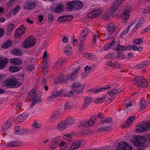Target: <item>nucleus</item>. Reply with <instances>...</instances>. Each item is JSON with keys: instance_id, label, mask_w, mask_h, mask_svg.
<instances>
[{"instance_id": "nucleus-1", "label": "nucleus", "mask_w": 150, "mask_h": 150, "mask_svg": "<svg viewBox=\"0 0 150 150\" xmlns=\"http://www.w3.org/2000/svg\"><path fill=\"white\" fill-rule=\"evenodd\" d=\"M132 81L134 84L139 87H146L148 85L146 80L142 76H135Z\"/></svg>"}, {"instance_id": "nucleus-2", "label": "nucleus", "mask_w": 150, "mask_h": 150, "mask_svg": "<svg viewBox=\"0 0 150 150\" xmlns=\"http://www.w3.org/2000/svg\"><path fill=\"white\" fill-rule=\"evenodd\" d=\"M21 83L19 82L15 78L8 79L4 81V86L9 87L17 88L21 85Z\"/></svg>"}, {"instance_id": "nucleus-3", "label": "nucleus", "mask_w": 150, "mask_h": 150, "mask_svg": "<svg viewBox=\"0 0 150 150\" xmlns=\"http://www.w3.org/2000/svg\"><path fill=\"white\" fill-rule=\"evenodd\" d=\"M36 40L33 36H30L26 38L22 44V47L25 49L32 47L35 44Z\"/></svg>"}, {"instance_id": "nucleus-4", "label": "nucleus", "mask_w": 150, "mask_h": 150, "mask_svg": "<svg viewBox=\"0 0 150 150\" xmlns=\"http://www.w3.org/2000/svg\"><path fill=\"white\" fill-rule=\"evenodd\" d=\"M150 127V124L149 122L147 121L142 122L139 123L136 127V130L138 132L146 131Z\"/></svg>"}, {"instance_id": "nucleus-5", "label": "nucleus", "mask_w": 150, "mask_h": 150, "mask_svg": "<svg viewBox=\"0 0 150 150\" xmlns=\"http://www.w3.org/2000/svg\"><path fill=\"white\" fill-rule=\"evenodd\" d=\"M146 141L144 137L138 136L135 138V140L132 141V143L135 147L142 146L144 145Z\"/></svg>"}, {"instance_id": "nucleus-6", "label": "nucleus", "mask_w": 150, "mask_h": 150, "mask_svg": "<svg viewBox=\"0 0 150 150\" xmlns=\"http://www.w3.org/2000/svg\"><path fill=\"white\" fill-rule=\"evenodd\" d=\"M38 3L36 0L26 2L24 5L23 8L25 10H31L38 5Z\"/></svg>"}, {"instance_id": "nucleus-7", "label": "nucleus", "mask_w": 150, "mask_h": 150, "mask_svg": "<svg viewBox=\"0 0 150 150\" xmlns=\"http://www.w3.org/2000/svg\"><path fill=\"white\" fill-rule=\"evenodd\" d=\"M25 27L23 25H22L16 30L15 32V37L16 38L21 37L25 32Z\"/></svg>"}, {"instance_id": "nucleus-8", "label": "nucleus", "mask_w": 150, "mask_h": 150, "mask_svg": "<svg viewBox=\"0 0 150 150\" xmlns=\"http://www.w3.org/2000/svg\"><path fill=\"white\" fill-rule=\"evenodd\" d=\"M72 87L76 88V93H79L81 92L83 89L84 88V85L81 84L79 82H74L72 85Z\"/></svg>"}, {"instance_id": "nucleus-9", "label": "nucleus", "mask_w": 150, "mask_h": 150, "mask_svg": "<svg viewBox=\"0 0 150 150\" xmlns=\"http://www.w3.org/2000/svg\"><path fill=\"white\" fill-rule=\"evenodd\" d=\"M123 91V89L121 88H115L111 91L108 92V95L110 96H113L115 94H118Z\"/></svg>"}, {"instance_id": "nucleus-10", "label": "nucleus", "mask_w": 150, "mask_h": 150, "mask_svg": "<svg viewBox=\"0 0 150 150\" xmlns=\"http://www.w3.org/2000/svg\"><path fill=\"white\" fill-rule=\"evenodd\" d=\"M102 13L100 10L98 9L90 12L88 14V16L90 18H96L100 15Z\"/></svg>"}, {"instance_id": "nucleus-11", "label": "nucleus", "mask_w": 150, "mask_h": 150, "mask_svg": "<svg viewBox=\"0 0 150 150\" xmlns=\"http://www.w3.org/2000/svg\"><path fill=\"white\" fill-rule=\"evenodd\" d=\"M79 69V68H77L74 70V72L71 73L70 74L66 75L65 77V79L66 80H68L69 79L72 80L74 79L76 77L77 72Z\"/></svg>"}, {"instance_id": "nucleus-12", "label": "nucleus", "mask_w": 150, "mask_h": 150, "mask_svg": "<svg viewBox=\"0 0 150 150\" xmlns=\"http://www.w3.org/2000/svg\"><path fill=\"white\" fill-rule=\"evenodd\" d=\"M84 101L81 108V110L86 109L87 106L92 102V99L90 97H86L84 100Z\"/></svg>"}, {"instance_id": "nucleus-13", "label": "nucleus", "mask_w": 150, "mask_h": 150, "mask_svg": "<svg viewBox=\"0 0 150 150\" xmlns=\"http://www.w3.org/2000/svg\"><path fill=\"white\" fill-rule=\"evenodd\" d=\"M61 115V114L58 112L53 113L50 115L49 119V121L50 122H54L59 119Z\"/></svg>"}, {"instance_id": "nucleus-14", "label": "nucleus", "mask_w": 150, "mask_h": 150, "mask_svg": "<svg viewBox=\"0 0 150 150\" xmlns=\"http://www.w3.org/2000/svg\"><path fill=\"white\" fill-rule=\"evenodd\" d=\"M28 114L27 112H25L21 114L18 116L16 119V120L19 122L24 121L27 118Z\"/></svg>"}, {"instance_id": "nucleus-15", "label": "nucleus", "mask_w": 150, "mask_h": 150, "mask_svg": "<svg viewBox=\"0 0 150 150\" xmlns=\"http://www.w3.org/2000/svg\"><path fill=\"white\" fill-rule=\"evenodd\" d=\"M130 15V11L127 10H125L123 13L121 15V17L122 18L123 21L125 22L129 19Z\"/></svg>"}, {"instance_id": "nucleus-16", "label": "nucleus", "mask_w": 150, "mask_h": 150, "mask_svg": "<svg viewBox=\"0 0 150 150\" xmlns=\"http://www.w3.org/2000/svg\"><path fill=\"white\" fill-rule=\"evenodd\" d=\"M30 96L32 97V98L33 100L34 103H39L41 101V99L38 97L37 95L34 91H31L30 92Z\"/></svg>"}, {"instance_id": "nucleus-17", "label": "nucleus", "mask_w": 150, "mask_h": 150, "mask_svg": "<svg viewBox=\"0 0 150 150\" xmlns=\"http://www.w3.org/2000/svg\"><path fill=\"white\" fill-rule=\"evenodd\" d=\"M12 125V122L9 120L4 122L2 125L1 129L2 131H4L9 128Z\"/></svg>"}, {"instance_id": "nucleus-18", "label": "nucleus", "mask_w": 150, "mask_h": 150, "mask_svg": "<svg viewBox=\"0 0 150 150\" xmlns=\"http://www.w3.org/2000/svg\"><path fill=\"white\" fill-rule=\"evenodd\" d=\"M136 116L134 115L133 116L129 117L127 120L125 126V127H128L135 120Z\"/></svg>"}, {"instance_id": "nucleus-19", "label": "nucleus", "mask_w": 150, "mask_h": 150, "mask_svg": "<svg viewBox=\"0 0 150 150\" xmlns=\"http://www.w3.org/2000/svg\"><path fill=\"white\" fill-rule=\"evenodd\" d=\"M67 126V125L66 122L64 120H63L57 124V128L58 129L63 130L66 129Z\"/></svg>"}, {"instance_id": "nucleus-20", "label": "nucleus", "mask_w": 150, "mask_h": 150, "mask_svg": "<svg viewBox=\"0 0 150 150\" xmlns=\"http://www.w3.org/2000/svg\"><path fill=\"white\" fill-rule=\"evenodd\" d=\"M67 61L66 58H61L56 62L55 64V66L56 67H61L64 63L66 62Z\"/></svg>"}, {"instance_id": "nucleus-21", "label": "nucleus", "mask_w": 150, "mask_h": 150, "mask_svg": "<svg viewBox=\"0 0 150 150\" xmlns=\"http://www.w3.org/2000/svg\"><path fill=\"white\" fill-rule=\"evenodd\" d=\"M88 126H92L96 122V116H92L88 120H87Z\"/></svg>"}, {"instance_id": "nucleus-22", "label": "nucleus", "mask_w": 150, "mask_h": 150, "mask_svg": "<svg viewBox=\"0 0 150 150\" xmlns=\"http://www.w3.org/2000/svg\"><path fill=\"white\" fill-rule=\"evenodd\" d=\"M9 61L11 63L15 65H20L22 63V60L19 58L11 59Z\"/></svg>"}, {"instance_id": "nucleus-23", "label": "nucleus", "mask_w": 150, "mask_h": 150, "mask_svg": "<svg viewBox=\"0 0 150 150\" xmlns=\"http://www.w3.org/2000/svg\"><path fill=\"white\" fill-rule=\"evenodd\" d=\"M8 60L6 59H3L0 58V69H1L4 68L6 66V64L8 62Z\"/></svg>"}, {"instance_id": "nucleus-24", "label": "nucleus", "mask_w": 150, "mask_h": 150, "mask_svg": "<svg viewBox=\"0 0 150 150\" xmlns=\"http://www.w3.org/2000/svg\"><path fill=\"white\" fill-rule=\"evenodd\" d=\"M71 47L70 46H67L64 48V53L67 56H70L72 54Z\"/></svg>"}, {"instance_id": "nucleus-25", "label": "nucleus", "mask_w": 150, "mask_h": 150, "mask_svg": "<svg viewBox=\"0 0 150 150\" xmlns=\"http://www.w3.org/2000/svg\"><path fill=\"white\" fill-rule=\"evenodd\" d=\"M21 144V143L19 141H14L10 142L7 145V146L8 147L17 146H20Z\"/></svg>"}, {"instance_id": "nucleus-26", "label": "nucleus", "mask_w": 150, "mask_h": 150, "mask_svg": "<svg viewBox=\"0 0 150 150\" xmlns=\"http://www.w3.org/2000/svg\"><path fill=\"white\" fill-rule=\"evenodd\" d=\"M81 144L80 142L74 143L70 147L69 150H75L78 149Z\"/></svg>"}, {"instance_id": "nucleus-27", "label": "nucleus", "mask_w": 150, "mask_h": 150, "mask_svg": "<svg viewBox=\"0 0 150 150\" xmlns=\"http://www.w3.org/2000/svg\"><path fill=\"white\" fill-rule=\"evenodd\" d=\"M67 125H71L73 124L74 122V118L71 117H68L64 120Z\"/></svg>"}, {"instance_id": "nucleus-28", "label": "nucleus", "mask_w": 150, "mask_h": 150, "mask_svg": "<svg viewBox=\"0 0 150 150\" xmlns=\"http://www.w3.org/2000/svg\"><path fill=\"white\" fill-rule=\"evenodd\" d=\"M110 88V85H108L107 86H106L105 88H98L97 89H93L91 90V91L92 92L97 93L99 92H100L101 91H102L103 90H105V89H108V88Z\"/></svg>"}, {"instance_id": "nucleus-29", "label": "nucleus", "mask_w": 150, "mask_h": 150, "mask_svg": "<svg viewBox=\"0 0 150 150\" xmlns=\"http://www.w3.org/2000/svg\"><path fill=\"white\" fill-rule=\"evenodd\" d=\"M41 125L38 122L35 121L32 124V127L33 129L38 130L41 127Z\"/></svg>"}, {"instance_id": "nucleus-30", "label": "nucleus", "mask_w": 150, "mask_h": 150, "mask_svg": "<svg viewBox=\"0 0 150 150\" xmlns=\"http://www.w3.org/2000/svg\"><path fill=\"white\" fill-rule=\"evenodd\" d=\"M83 6V4L81 1H75V9H81Z\"/></svg>"}, {"instance_id": "nucleus-31", "label": "nucleus", "mask_w": 150, "mask_h": 150, "mask_svg": "<svg viewBox=\"0 0 150 150\" xmlns=\"http://www.w3.org/2000/svg\"><path fill=\"white\" fill-rule=\"evenodd\" d=\"M63 11L62 5L59 4L57 5L55 9V11L56 13H59L62 12Z\"/></svg>"}, {"instance_id": "nucleus-32", "label": "nucleus", "mask_w": 150, "mask_h": 150, "mask_svg": "<svg viewBox=\"0 0 150 150\" xmlns=\"http://www.w3.org/2000/svg\"><path fill=\"white\" fill-rule=\"evenodd\" d=\"M11 52L12 54H15L20 56L22 54L21 51L17 49H15L11 51Z\"/></svg>"}, {"instance_id": "nucleus-33", "label": "nucleus", "mask_w": 150, "mask_h": 150, "mask_svg": "<svg viewBox=\"0 0 150 150\" xmlns=\"http://www.w3.org/2000/svg\"><path fill=\"white\" fill-rule=\"evenodd\" d=\"M9 70L11 72H15L19 71L20 69L18 67L12 66L9 67Z\"/></svg>"}, {"instance_id": "nucleus-34", "label": "nucleus", "mask_w": 150, "mask_h": 150, "mask_svg": "<svg viewBox=\"0 0 150 150\" xmlns=\"http://www.w3.org/2000/svg\"><path fill=\"white\" fill-rule=\"evenodd\" d=\"M84 57L89 59H96V57L95 55L91 53H86L83 54Z\"/></svg>"}, {"instance_id": "nucleus-35", "label": "nucleus", "mask_w": 150, "mask_h": 150, "mask_svg": "<svg viewBox=\"0 0 150 150\" xmlns=\"http://www.w3.org/2000/svg\"><path fill=\"white\" fill-rule=\"evenodd\" d=\"M119 7L114 2L111 7V11L112 12H115Z\"/></svg>"}, {"instance_id": "nucleus-36", "label": "nucleus", "mask_w": 150, "mask_h": 150, "mask_svg": "<svg viewBox=\"0 0 150 150\" xmlns=\"http://www.w3.org/2000/svg\"><path fill=\"white\" fill-rule=\"evenodd\" d=\"M124 106L127 108L129 107L132 105V102L131 100H127L123 103Z\"/></svg>"}, {"instance_id": "nucleus-37", "label": "nucleus", "mask_w": 150, "mask_h": 150, "mask_svg": "<svg viewBox=\"0 0 150 150\" xmlns=\"http://www.w3.org/2000/svg\"><path fill=\"white\" fill-rule=\"evenodd\" d=\"M108 28L109 31L110 32H112L115 29V26L112 23H110L108 25Z\"/></svg>"}, {"instance_id": "nucleus-38", "label": "nucleus", "mask_w": 150, "mask_h": 150, "mask_svg": "<svg viewBox=\"0 0 150 150\" xmlns=\"http://www.w3.org/2000/svg\"><path fill=\"white\" fill-rule=\"evenodd\" d=\"M60 94L61 93L60 91H53L52 93V97H51V98H55L60 95Z\"/></svg>"}, {"instance_id": "nucleus-39", "label": "nucleus", "mask_w": 150, "mask_h": 150, "mask_svg": "<svg viewBox=\"0 0 150 150\" xmlns=\"http://www.w3.org/2000/svg\"><path fill=\"white\" fill-rule=\"evenodd\" d=\"M67 8L69 9L75 8V1H73L67 4Z\"/></svg>"}, {"instance_id": "nucleus-40", "label": "nucleus", "mask_w": 150, "mask_h": 150, "mask_svg": "<svg viewBox=\"0 0 150 150\" xmlns=\"http://www.w3.org/2000/svg\"><path fill=\"white\" fill-rule=\"evenodd\" d=\"M11 45V41H8L4 43L1 46L2 48L6 49Z\"/></svg>"}, {"instance_id": "nucleus-41", "label": "nucleus", "mask_w": 150, "mask_h": 150, "mask_svg": "<svg viewBox=\"0 0 150 150\" xmlns=\"http://www.w3.org/2000/svg\"><path fill=\"white\" fill-rule=\"evenodd\" d=\"M134 42L136 45H139L143 42L142 39L141 38H138L134 40Z\"/></svg>"}, {"instance_id": "nucleus-42", "label": "nucleus", "mask_w": 150, "mask_h": 150, "mask_svg": "<svg viewBox=\"0 0 150 150\" xmlns=\"http://www.w3.org/2000/svg\"><path fill=\"white\" fill-rule=\"evenodd\" d=\"M78 93H76V90L74 89H71L69 92H67V96H72L74 94Z\"/></svg>"}, {"instance_id": "nucleus-43", "label": "nucleus", "mask_w": 150, "mask_h": 150, "mask_svg": "<svg viewBox=\"0 0 150 150\" xmlns=\"http://www.w3.org/2000/svg\"><path fill=\"white\" fill-rule=\"evenodd\" d=\"M80 125L78 126L79 127H84L88 126L87 120H83L80 122Z\"/></svg>"}, {"instance_id": "nucleus-44", "label": "nucleus", "mask_w": 150, "mask_h": 150, "mask_svg": "<svg viewBox=\"0 0 150 150\" xmlns=\"http://www.w3.org/2000/svg\"><path fill=\"white\" fill-rule=\"evenodd\" d=\"M14 29V25L13 24H9L8 27V32H11L13 31Z\"/></svg>"}, {"instance_id": "nucleus-45", "label": "nucleus", "mask_w": 150, "mask_h": 150, "mask_svg": "<svg viewBox=\"0 0 150 150\" xmlns=\"http://www.w3.org/2000/svg\"><path fill=\"white\" fill-rule=\"evenodd\" d=\"M134 25L133 23H132L131 24H130L128 26L127 28L121 34V35H125L128 32V31L129 30L130 28L131 27V26Z\"/></svg>"}, {"instance_id": "nucleus-46", "label": "nucleus", "mask_w": 150, "mask_h": 150, "mask_svg": "<svg viewBox=\"0 0 150 150\" xmlns=\"http://www.w3.org/2000/svg\"><path fill=\"white\" fill-rule=\"evenodd\" d=\"M121 67V64L116 61L113 63L112 68L115 69H119Z\"/></svg>"}, {"instance_id": "nucleus-47", "label": "nucleus", "mask_w": 150, "mask_h": 150, "mask_svg": "<svg viewBox=\"0 0 150 150\" xmlns=\"http://www.w3.org/2000/svg\"><path fill=\"white\" fill-rule=\"evenodd\" d=\"M143 99H142L141 101V105H140V108H144L146 107V104L145 103V102L143 100Z\"/></svg>"}, {"instance_id": "nucleus-48", "label": "nucleus", "mask_w": 150, "mask_h": 150, "mask_svg": "<svg viewBox=\"0 0 150 150\" xmlns=\"http://www.w3.org/2000/svg\"><path fill=\"white\" fill-rule=\"evenodd\" d=\"M72 138V136L70 134H67L64 136V138L67 140L70 141H71Z\"/></svg>"}, {"instance_id": "nucleus-49", "label": "nucleus", "mask_w": 150, "mask_h": 150, "mask_svg": "<svg viewBox=\"0 0 150 150\" xmlns=\"http://www.w3.org/2000/svg\"><path fill=\"white\" fill-rule=\"evenodd\" d=\"M60 136H57L54 138L52 141V143L53 144H55L56 145V144L58 143V141L60 138Z\"/></svg>"}, {"instance_id": "nucleus-50", "label": "nucleus", "mask_w": 150, "mask_h": 150, "mask_svg": "<svg viewBox=\"0 0 150 150\" xmlns=\"http://www.w3.org/2000/svg\"><path fill=\"white\" fill-rule=\"evenodd\" d=\"M91 66L88 65L86 66L84 68V70L85 71H86L89 74L91 72Z\"/></svg>"}, {"instance_id": "nucleus-51", "label": "nucleus", "mask_w": 150, "mask_h": 150, "mask_svg": "<svg viewBox=\"0 0 150 150\" xmlns=\"http://www.w3.org/2000/svg\"><path fill=\"white\" fill-rule=\"evenodd\" d=\"M65 16H60L58 17V21L59 23H64L65 22V19H64Z\"/></svg>"}, {"instance_id": "nucleus-52", "label": "nucleus", "mask_w": 150, "mask_h": 150, "mask_svg": "<svg viewBox=\"0 0 150 150\" xmlns=\"http://www.w3.org/2000/svg\"><path fill=\"white\" fill-rule=\"evenodd\" d=\"M48 19L49 21L52 22L54 21V16L51 14H48L47 15Z\"/></svg>"}, {"instance_id": "nucleus-53", "label": "nucleus", "mask_w": 150, "mask_h": 150, "mask_svg": "<svg viewBox=\"0 0 150 150\" xmlns=\"http://www.w3.org/2000/svg\"><path fill=\"white\" fill-rule=\"evenodd\" d=\"M87 35H84V34H82L81 33L79 37V40L81 42L83 41L86 39V36Z\"/></svg>"}, {"instance_id": "nucleus-54", "label": "nucleus", "mask_w": 150, "mask_h": 150, "mask_svg": "<svg viewBox=\"0 0 150 150\" xmlns=\"http://www.w3.org/2000/svg\"><path fill=\"white\" fill-rule=\"evenodd\" d=\"M21 7L19 6H17L13 11V12L14 15H16L19 11L20 10Z\"/></svg>"}, {"instance_id": "nucleus-55", "label": "nucleus", "mask_w": 150, "mask_h": 150, "mask_svg": "<svg viewBox=\"0 0 150 150\" xmlns=\"http://www.w3.org/2000/svg\"><path fill=\"white\" fill-rule=\"evenodd\" d=\"M117 57H118L123 59H127V55H124V54L121 53H118Z\"/></svg>"}, {"instance_id": "nucleus-56", "label": "nucleus", "mask_w": 150, "mask_h": 150, "mask_svg": "<svg viewBox=\"0 0 150 150\" xmlns=\"http://www.w3.org/2000/svg\"><path fill=\"white\" fill-rule=\"evenodd\" d=\"M64 18L66 22L68 21H69L71 20L73 18V16L71 15H67L65 16Z\"/></svg>"}, {"instance_id": "nucleus-57", "label": "nucleus", "mask_w": 150, "mask_h": 150, "mask_svg": "<svg viewBox=\"0 0 150 150\" xmlns=\"http://www.w3.org/2000/svg\"><path fill=\"white\" fill-rule=\"evenodd\" d=\"M149 60H148L142 62L144 67H147L150 64V61H149Z\"/></svg>"}, {"instance_id": "nucleus-58", "label": "nucleus", "mask_w": 150, "mask_h": 150, "mask_svg": "<svg viewBox=\"0 0 150 150\" xmlns=\"http://www.w3.org/2000/svg\"><path fill=\"white\" fill-rule=\"evenodd\" d=\"M73 107L72 105L70 103H67L65 105V108L67 109H71Z\"/></svg>"}, {"instance_id": "nucleus-59", "label": "nucleus", "mask_w": 150, "mask_h": 150, "mask_svg": "<svg viewBox=\"0 0 150 150\" xmlns=\"http://www.w3.org/2000/svg\"><path fill=\"white\" fill-rule=\"evenodd\" d=\"M61 96H62L65 97L67 96V93L66 91L63 90H61L60 92Z\"/></svg>"}, {"instance_id": "nucleus-60", "label": "nucleus", "mask_w": 150, "mask_h": 150, "mask_svg": "<svg viewBox=\"0 0 150 150\" xmlns=\"http://www.w3.org/2000/svg\"><path fill=\"white\" fill-rule=\"evenodd\" d=\"M66 77V76H63L61 77H60L59 78V81L60 82H61L63 83L64 82H65L66 81H67L68 80H66L65 79V77Z\"/></svg>"}, {"instance_id": "nucleus-61", "label": "nucleus", "mask_w": 150, "mask_h": 150, "mask_svg": "<svg viewBox=\"0 0 150 150\" xmlns=\"http://www.w3.org/2000/svg\"><path fill=\"white\" fill-rule=\"evenodd\" d=\"M136 67L138 69H141L144 67L142 62L139 63L136 65Z\"/></svg>"}, {"instance_id": "nucleus-62", "label": "nucleus", "mask_w": 150, "mask_h": 150, "mask_svg": "<svg viewBox=\"0 0 150 150\" xmlns=\"http://www.w3.org/2000/svg\"><path fill=\"white\" fill-rule=\"evenodd\" d=\"M124 0H117L115 3L119 6L124 2Z\"/></svg>"}, {"instance_id": "nucleus-63", "label": "nucleus", "mask_w": 150, "mask_h": 150, "mask_svg": "<svg viewBox=\"0 0 150 150\" xmlns=\"http://www.w3.org/2000/svg\"><path fill=\"white\" fill-rule=\"evenodd\" d=\"M89 73L86 71H84L81 74V78H86L88 77Z\"/></svg>"}, {"instance_id": "nucleus-64", "label": "nucleus", "mask_w": 150, "mask_h": 150, "mask_svg": "<svg viewBox=\"0 0 150 150\" xmlns=\"http://www.w3.org/2000/svg\"><path fill=\"white\" fill-rule=\"evenodd\" d=\"M72 44L74 46H76L77 45L78 43V40L76 39L75 37H73L72 39Z\"/></svg>"}]
</instances>
